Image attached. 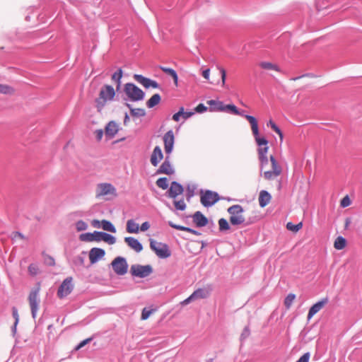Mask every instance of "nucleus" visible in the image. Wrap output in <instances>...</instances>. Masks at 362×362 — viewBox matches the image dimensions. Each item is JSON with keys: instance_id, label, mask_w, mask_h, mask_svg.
<instances>
[{"instance_id": "e433bc0d", "label": "nucleus", "mask_w": 362, "mask_h": 362, "mask_svg": "<svg viewBox=\"0 0 362 362\" xmlns=\"http://www.w3.org/2000/svg\"><path fill=\"white\" fill-rule=\"evenodd\" d=\"M267 126L270 127L271 129L279 135L281 141H282L284 139V134L279 127L272 119L267 122Z\"/></svg>"}, {"instance_id": "58836bf2", "label": "nucleus", "mask_w": 362, "mask_h": 362, "mask_svg": "<svg viewBox=\"0 0 362 362\" xmlns=\"http://www.w3.org/2000/svg\"><path fill=\"white\" fill-rule=\"evenodd\" d=\"M296 299V295L294 293H289L284 299V304L286 309H290L293 301Z\"/></svg>"}, {"instance_id": "de8ad7c7", "label": "nucleus", "mask_w": 362, "mask_h": 362, "mask_svg": "<svg viewBox=\"0 0 362 362\" xmlns=\"http://www.w3.org/2000/svg\"><path fill=\"white\" fill-rule=\"evenodd\" d=\"M351 204V200L348 196L344 197L340 202V205L342 207L349 206Z\"/></svg>"}, {"instance_id": "473e14b6", "label": "nucleus", "mask_w": 362, "mask_h": 362, "mask_svg": "<svg viewBox=\"0 0 362 362\" xmlns=\"http://www.w3.org/2000/svg\"><path fill=\"white\" fill-rule=\"evenodd\" d=\"M95 235H96V231H95L92 233H82L80 235L79 239H80V240H81L83 242L95 241Z\"/></svg>"}, {"instance_id": "680f3d73", "label": "nucleus", "mask_w": 362, "mask_h": 362, "mask_svg": "<svg viewBox=\"0 0 362 362\" xmlns=\"http://www.w3.org/2000/svg\"><path fill=\"white\" fill-rule=\"evenodd\" d=\"M96 139L100 141L101 140L103 136V131L102 129H99L95 131V132Z\"/></svg>"}, {"instance_id": "2f4dec72", "label": "nucleus", "mask_w": 362, "mask_h": 362, "mask_svg": "<svg viewBox=\"0 0 362 362\" xmlns=\"http://www.w3.org/2000/svg\"><path fill=\"white\" fill-rule=\"evenodd\" d=\"M160 102V96L159 94L156 93L146 102V105L148 108H152L157 105Z\"/></svg>"}, {"instance_id": "dca6fc26", "label": "nucleus", "mask_w": 362, "mask_h": 362, "mask_svg": "<svg viewBox=\"0 0 362 362\" xmlns=\"http://www.w3.org/2000/svg\"><path fill=\"white\" fill-rule=\"evenodd\" d=\"M105 255L104 250L98 247L92 248L89 252V259L91 264L97 262Z\"/></svg>"}, {"instance_id": "1a4fd4ad", "label": "nucleus", "mask_w": 362, "mask_h": 362, "mask_svg": "<svg viewBox=\"0 0 362 362\" xmlns=\"http://www.w3.org/2000/svg\"><path fill=\"white\" fill-rule=\"evenodd\" d=\"M218 200L219 196L218 193L215 192L211 190L201 192L200 202L202 204L206 207L211 206Z\"/></svg>"}, {"instance_id": "ea45409f", "label": "nucleus", "mask_w": 362, "mask_h": 362, "mask_svg": "<svg viewBox=\"0 0 362 362\" xmlns=\"http://www.w3.org/2000/svg\"><path fill=\"white\" fill-rule=\"evenodd\" d=\"M302 227H303L302 222H300L298 224H293L291 222H288L286 224V228L288 230L292 231L293 233H297L298 230H300L302 228Z\"/></svg>"}, {"instance_id": "f8f14e48", "label": "nucleus", "mask_w": 362, "mask_h": 362, "mask_svg": "<svg viewBox=\"0 0 362 362\" xmlns=\"http://www.w3.org/2000/svg\"><path fill=\"white\" fill-rule=\"evenodd\" d=\"M112 267L115 272L119 275H124L127 272V263L125 259L121 257H117L112 261Z\"/></svg>"}, {"instance_id": "5fc2aeb1", "label": "nucleus", "mask_w": 362, "mask_h": 362, "mask_svg": "<svg viewBox=\"0 0 362 362\" xmlns=\"http://www.w3.org/2000/svg\"><path fill=\"white\" fill-rule=\"evenodd\" d=\"M13 317L15 318V325H16L19 320V315L16 308L12 309Z\"/></svg>"}, {"instance_id": "6e6552de", "label": "nucleus", "mask_w": 362, "mask_h": 362, "mask_svg": "<svg viewBox=\"0 0 362 362\" xmlns=\"http://www.w3.org/2000/svg\"><path fill=\"white\" fill-rule=\"evenodd\" d=\"M40 291V286H38L35 288L33 289L28 296V302L31 309L32 316L33 318L36 317L37 312L39 308V293Z\"/></svg>"}, {"instance_id": "e2e57ef3", "label": "nucleus", "mask_w": 362, "mask_h": 362, "mask_svg": "<svg viewBox=\"0 0 362 362\" xmlns=\"http://www.w3.org/2000/svg\"><path fill=\"white\" fill-rule=\"evenodd\" d=\"M193 300H195L194 298H193L192 295L191 294L187 298H186L185 300H184L181 304L182 305H187L188 303H189L191 301H193Z\"/></svg>"}, {"instance_id": "338daca9", "label": "nucleus", "mask_w": 362, "mask_h": 362, "mask_svg": "<svg viewBox=\"0 0 362 362\" xmlns=\"http://www.w3.org/2000/svg\"><path fill=\"white\" fill-rule=\"evenodd\" d=\"M129 120V117L128 115L126 114L124 120V123L126 124Z\"/></svg>"}, {"instance_id": "20e7f679", "label": "nucleus", "mask_w": 362, "mask_h": 362, "mask_svg": "<svg viewBox=\"0 0 362 362\" xmlns=\"http://www.w3.org/2000/svg\"><path fill=\"white\" fill-rule=\"evenodd\" d=\"M150 247L156 255L162 259H165L171 255L170 250L167 244L150 240Z\"/></svg>"}, {"instance_id": "37998d69", "label": "nucleus", "mask_w": 362, "mask_h": 362, "mask_svg": "<svg viewBox=\"0 0 362 362\" xmlns=\"http://www.w3.org/2000/svg\"><path fill=\"white\" fill-rule=\"evenodd\" d=\"M168 179L166 177H160L157 180L156 185L163 189H166L168 187Z\"/></svg>"}, {"instance_id": "aec40b11", "label": "nucleus", "mask_w": 362, "mask_h": 362, "mask_svg": "<svg viewBox=\"0 0 362 362\" xmlns=\"http://www.w3.org/2000/svg\"><path fill=\"white\" fill-rule=\"evenodd\" d=\"M183 191L184 189L181 185L176 182H173L168 190V194L170 197L175 199L178 195L182 194Z\"/></svg>"}, {"instance_id": "774afa93", "label": "nucleus", "mask_w": 362, "mask_h": 362, "mask_svg": "<svg viewBox=\"0 0 362 362\" xmlns=\"http://www.w3.org/2000/svg\"><path fill=\"white\" fill-rule=\"evenodd\" d=\"M349 223H350L349 220V219H346V226H345V227H346V228H347V227H348V226H349Z\"/></svg>"}, {"instance_id": "c03bdc74", "label": "nucleus", "mask_w": 362, "mask_h": 362, "mask_svg": "<svg viewBox=\"0 0 362 362\" xmlns=\"http://www.w3.org/2000/svg\"><path fill=\"white\" fill-rule=\"evenodd\" d=\"M28 270L31 276H36L40 272L39 267L36 264H30L28 266Z\"/></svg>"}, {"instance_id": "72a5a7b5", "label": "nucleus", "mask_w": 362, "mask_h": 362, "mask_svg": "<svg viewBox=\"0 0 362 362\" xmlns=\"http://www.w3.org/2000/svg\"><path fill=\"white\" fill-rule=\"evenodd\" d=\"M101 228L107 231L111 232V233H116V228L113 226V224L107 220H103L101 221Z\"/></svg>"}, {"instance_id": "4be33fe9", "label": "nucleus", "mask_w": 362, "mask_h": 362, "mask_svg": "<svg viewBox=\"0 0 362 362\" xmlns=\"http://www.w3.org/2000/svg\"><path fill=\"white\" fill-rule=\"evenodd\" d=\"M272 199L271 194L266 190H262L259 194V204L262 208L268 205Z\"/></svg>"}, {"instance_id": "0e129e2a", "label": "nucleus", "mask_w": 362, "mask_h": 362, "mask_svg": "<svg viewBox=\"0 0 362 362\" xmlns=\"http://www.w3.org/2000/svg\"><path fill=\"white\" fill-rule=\"evenodd\" d=\"M209 74H210V69H207L203 71L202 76H203V77L205 79L209 80Z\"/></svg>"}, {"instance_id": "49530a36", "label": "nucleus", "mask_w": 362, "mask_h": 362, "mask_svg": "<svg viewBox=\"0 0 362 362\" xmlns=\"http://www.w3.org/2000/svg\"><path fill=\"white\" fill-rule=\"evenodd\" d=\"M155 311V310H148L147 308H144L141 313V320H147L149 316Z\"/></svg>"}, {"instance_id": "6e6d98bb", "label": "nucleus", "mask_w": 362, "mask_h": 362, "mask_svg": "<svg viewBox=\"0 0 362 362\" xmlns=\"http://www.w3.org/2000/svg\"><path fill=\"white\" fill-rule=\"evenodd\" d=\"M220 73L221 74V81L223 85L225 84L226 82V71L223 67L219 68Z\"/></svg>"}, {"instance_id": "603ef678", "label": "nucleus", "mask_w": 362, "mask_h": 362, "mask_svg": "<svg viewBox=\"0 0 362 362\" xmlns=\"http://www.w3.org/2000/svg\"><path fill=\"white\" fill-rule=\"evenodd\" d=\"M310 354L309 352L304 354L296 362H309Z\"/></svg>"}, {"instance_id": "a211bd4d", "label": "nucleus", "mask_w": 362, "mask_h": 362, "mask_svg": "<svg viewBox=\"0 0 362 362\" xmlns=\"http://www.w3.org/2000/svg\"><path fill=\"white\" fill-rule=\"evenodd\" d=\"M156 173L166 174L168 175H173L174 173V169L168 160V157H166L165 161L161 164L160 168L158 169Z\"/></svg>"}, {"instance_id": "7c9ffc66", "label": "nucleus", "mask_w": 362, "mask_h": 362, "mask_svg": "<svg viewBox=\"0 0 362 362\" xmlns=\"http://www.w3.org/2000/svg\"><path fill=\"white\" fill-rule=\"evenodd\" d=\"M346 246V240L342 236L337 237L334 243V247L336 250H343Z\"/></svg>"}, {"instance_id": "412c9836", "label": "nucleus", "mask_w": 362, "mask_h": 362, "mask_svg": "<svg viewBox=\"0 0 362 362\" xmlns=\"http://www.w3.org/2000/svg\"><path fill=\"white\" fill-rule=\"evenodd\" d=\"M125 243L130 247L132 250L136 251V252H140L143 250L142 245L139 243V241L132 237H127L124 238Z\"/></svg>"}, {"instance_id": "6ab92c4d", "label": "nucleus", "mask_w": 362, "mask_h": 362, "mask_svg": "<svg viewBox=\"0 0 362 362\" xmlns=\"http://www.w3.org/2000/svg\"><path fill=\"white\" fill-rule=\"evenodd\" d=\"M163 158V155L160 146H156L151 156V163L153 166H157L160 161Z\"/></svg>"}, {"instance_id": "4d7b16f0", "label": "nucleus", "mask_w": 362, "mask_h": 362, "mask_svg": "<svg viewBox=\"0 0 362 362\" xmlns=\"http://www.w3.org/2000/svg\"><path fill=\"white\" fill-rule=\"evenodd\" d=\"M13 239L14 240H17V239H25V237L24 236L23 234H22L20 232H14L13 233Z\"/></svg>"}, {"instance_id": "3c124183", "label": "nucleus", "mask_w": 362, "mask_h": 362, "mask_svg": "<svg viewBox=\"0 0 362 362\" xmlns=\"http://www.w3.org/2000/svg\"><path fill=\"white\" fill-rule=\"evenodd\" d=\"M207 107L202 103L199 104L194 109V111L199 113H202L206 111Z\"/></svg>"}, {"instance_id": "f03ea898", "label": "nucleus", "mask_w": 362, "mask_h": 362, "mask_svg": "<svg viewBox=\"0 0 362 362\" xmlns=\"http://www.w3.org/2000/svg\"><path fill=\"white\" fill-rule=\"evenodd\" d=\"M115 91L112 86L105 85L100 90L98 97L95 99L96 107L101 111L105 105L113 100Z\"/></svg>"}, {"instance_id": "a19ab883", "label": "nucleus", "mask_w": 362, "mask_h": 362, "mask_svg": "<svg viewBox=\"0 0 362 362\" xmlns=\"http://www.w3.org/2000/svg\"><path fill=\"white\" fill-rule=\"evenodd\" d=\"M218 226L221 231L228 230L230 229V225L228 221L223 218L218 220Z\"/></svg>"}, {"instance_id": "69168bd1", "label": "nucleus", "mask_w": 362, "mask_h": 362, "mask_svg": "<svg viewBox=\"0 0 362 362\" xmlns=\"http://www.w3.org/2000/svg\"><path fill=\"white\" fill-rule=\"evenodd\" d=\"M92 226L95 228H100L101 227V221H99L98 220H94L92 222Z\"/></svg>"}, {"instance_id": "0eeeda50", "label": "nucleus", "mask_w": 362, "mask_h": 362, "mask_svg": "<svg viewBox=\"0 0 362 362\" xmlns=\"http://www.w3.org/2000/svg\"><path fill=\"white\" fill-rule=\"evenodd\" d=\"M124 93L132 101L141 100L144 98V91L135 84L128 83L124 86Z\"/></svg>"}, {"instance_id": "423d86ee", "label": "nucleus", "mask_w": 362, "mask_h": 362, "mask_svg": "<svg viewBox=\"0 0 362 362\" xmlns=\"http://www.w3.org/2000/svg\"><path fill=\"white\" fill-rule=\"evenodd\" d=\"M107 196L117 197L116 188L112 184L107 182L98 184L95 189V197L100 198Z\"/></svg>"}, {"instance_id": "c85d7f7f", "label": "nucleus", "mask_w": 362, "mask_h": 362, "mask_svg": "<svg viewBox=\"0 0 362 362\" xmlns=\"http://www.w3.org/2000/svg\"><path fill=\"white\" fill-rule=\"evenodd\" d=\"M160 69L163 72H165V74H167L169 76H170L173 78V79L175 85L176 86H178V76H177V73H176V71L175 70H173V69H170V68L163 67V66H161Z\"/></svg>"}, {"instance_id": "4468645a", "label": "nucleus", "mask_w": 362, "mask_h": 362, "mask_svg": "<svg viewBox=\"0 0 362 362\" xmlns=\"http://www.w3.org/2000/svg\"><path fill=\"white\" fill-rule=\"evenodd\" d=\"M134 78L146 88H148L150 87L158 88L159 87V85L156 81L146 78L142 75L134 74Z\"/></svg>"}, {"instance_id": "393cba45", "label": "nucleus", "mask_w": 362, "mask_h": 362, "mask_svg": "<svg viewBox=\"0 0 362 362\" xmlns=\"http://www.w3.org/2000/svg\"><path fill=\"white\" fill-rule=\"evenodd\" d=\"M206 103L210 105V111L211 112H223V103L220 100H210L206 101Z\"/></svg>"}, {"instance_id": "b1692460", "label": "nucleus", "mask_w": 362, "mask_h": 362, "mask_svg": "<svg viewBox=\"0 0 362 362\" xmlns=\"http://www.w3.org/2000/svg\"><path fill=\"white\" fill-rule=\"evenodd\" d=\"M118 131V124L113 121L110 122L105 127V134L110 138H112Z\"/></svg>"}, {"instance_id": "13d9d810", "label": "nucleus", "mask_w": 362, "mask_h": 362, "mask_svg": "<svg viewBox=\"0 0 362 362\" xmlns=\"http://www.w3.org/2000/svg\"><path fill=\"white\" fill-rule=\"evenodd\" d=\"M45 263L49 266H54L55 264V262L53 257L50 256H47L45 258Z\"/></svg>"}, {"instance_id": "f3484780", "label": "nucleus", "mask_w": 362, "mask_h": 362, "mask_svg": "<svg viewBox=\"0 0 362 362\" xmlns=\"http://www.w3.org/2000/svg\"><path fill=\"white\" fill-rule=\"evenodd\" d=\"M95 241L99 242L103 240L104 242L108 243L109 245H113L115 243V238L110 234L96 231V235L95 238Z\"/></svg>"}, {"instance_id": "c756f323", "label": "nucleus", "mask_w": 362, "mask_h": 362, "mask_svg": "<svg viewBox=\"0 0 362 362\" xmlns=\"http://www.w3.org/2000/svg\"><path fill=\"white\" fill-rule=\"evenodd\" d=\"M223 112H230V113L235 115H240L245 117L242 112H240L237 107L233 104L224 105Z\"/></svg>"}, {"instance_id": "4c0bfd02", "label": "nucleus", "mask_w": 362, "mask_h": 362, "mask_svg": "<svg viewBox=\"0 0 362 362\" xmlns=\"http://www.w3.org/2000/svg\"><path fill=\"white\" fill-rule=\"evenodd\" d=\"M127 106L131 110V115L134 117H144L146 115V112L142 108H132L129 104H127Z\"/></svg>"}, {"instance_id": "bb28decb", "label": "nucleus", "mask_w": 362, "mask_h": 362, "mask_svg": "<svg viewBox=\"0 0 362 362\" xmlns=\"http://www.w3.org/2000/svg\"><path fill=\"white\" fill-rule=\"evenodd\" d=\"M260 68L268 70V71H274L276 72L280 71V68L278 65L273 64L269 62H262L259 64Z\"/></svg>"}, {"instance_id": "c9c22d12", "label": "nucleus", "mask_w": 362, "mask_h": 362, "mask_svg": "<svg viewBox=\"0 0 362 362\" xmlns=\"http://www.w3.org/2000/svg\"><path fill=\"white\" fill-rule=\"evenodd\" d=\"M15 93V89L8 85L0 83V93L5 95H13Z\"/></svg>"}, {"instance_id": "f704fd0d", "label": "nucleus", "mask_w": 362, "mask_h": 362, "mask_svg": "<svg viewBox=\"0 0 362 362\" xmlns=\"http://www.w3.org/2000/svg\"><path fill=\"white\" fill-rule=\"evenodd\" d=\"M169 225L173 228H175V229H177V230H183V231H187L190 233H192L194 235H199V233L192 229V228H187V227H185V226H180V225H177V224H175L173 223V222L170 221L169 222Z\"/></svg>"}, {"instance_id": "5701e85b", "label": "nucleus", "mask_w": 362, "mask_h": 362, "mask_svg": "<svg viewBox=\"0 0 362 362\" xmlns=\"http://www.w3.org/2000/svg\"><path fill=\"white\" fill-rule=\"evenodd\" d=\"M193 221L198 227L205 226L208 223V219L200 211H197L193 215Z\"/></svg>"}, {"instance_id": "2eb2a0df", "label": "nucleus", "mask_w": 362, "mask_h": 362, "mask_svg": "<svg viewBox=\"0 0 362 362\" xmlns=\"http://www.w3.org/2000/svg\"><path fill=\"white\" fill-rule=\"evenodd\" d=\"M327 303L328 298H325L315 303L308 311V320H310L316 313L322 310Z\"/></svg>"}, {"instance_id": "9d476101", "label": "nucleus", "mask_w": 362, "mask_h": 362, "mask_svg": "<svg viewBox=\"0 0 362 362\" xmlns=\"http://www.w3.org/2000/svg\"><path fill=\"white\" fill-rule=\"evenodd\" d=\"M74 289L73 278L67 277L65 279L57 291V296L59 298H64L69 295Z\"/></svg>"}, {"instance_id": "a878e982", "label": "nucleus", "mask_w": 362, "mask_h": 362, "mask_svg": "<svg viewBox=\"0 0 362 362\" xmlns=\"http://www.w3.org/2000/svg\"><path fill=\"white\" fill-rule=\"evenodd\" d=\"M210 291L206 288H198L192 295L194 300L206 298L209 296Z\"/></svg>"}, {"instance_id": "a18cd8bd", "label": "nucleus", "mask_w": 362, "mask_h": 362, "mask_svg": "<svg viewBox=\"0 0 362 362\" xmlns=\"http://www.w3.org/2000/svg\"><path fill=\"white\" fill-rule=\"evenodd\" d=\"M174 205L176 209L184 211L186 208V204L183 199L179 201H174Z\"/></svg>"}, {"instance_id": "79ce46f5", "label": "nucleus", "mask_w": 362, "mask_h": 362, "mask_svg": "<svg viewBox=\"0 0 362 362\" xmlns=\"http://www.w3.org/2000/svg\"><path fill=\"white\" fill-rule=\"evenodd\" d=\"M122 77V70L119 69L117 71L113 74L112 76V80L117 83V87H119L121 83V78Z\"/></svg>"}, {"instance_id": "864d4df0", "label": "nucleus", "mask_w": 362, "mask_h": 362, "mask_svg": "<svg viewBox=\"0 0 362 362\" xmlns=\"http://www.w3.org/2000/svg\"><path fill=\"white\" fill-rule=\"evenodd\" d=\"M183 110H184V107H180V110L177 113H175L173 115V119L174 121L178 122L180 120V118L182 116V113H183Z\"/></svg>"}, {"instance_id": "cd10ccee", "label": "nucleus", "mask_w": 362, "mask_h": 362, "mask_svg": "<svg viewBox=\"0 0 362 362\" xmlns=\"http://www.w3.org/2000/svg\"><path fill=\"white\" fill-rule=\"evenodd\" d=\"M139 230V224L134 220L130 219L127 222V231L129 233H138Z\"/></svg>"}, {"instance_id": "9b49d317", "label": "nucleus", "mask_w": 362, "mask_h": 362, "mask_svg": "<svg viewBox=\"0 0 362 362\" xmlns=\"http://www.w3.org/2000/svg\"><path fill=\"white\" fill-rule=\"evenodd\" d=\"M153 272V269L150 265H132L130 272L132 276L144 278L149 276Z\"/></svg>"}, {"instance_id": "8fccbe9b", "label": "nucleus", "mask_w": 362, "mask_h": 362, "mask_svg": "<svg viewBox=\"0 0 362 362\" xmlns=\"http://www.w3.org/2000/svg\"><path fill=\"white\" fill-rule=\"evenodd\" d=\"M92 340V338H88L84 340H83L81 342L78 344V345L75 348L76 351L79 350L82 347H83L85 345H86L88 343H89Z\"/></svg>"}, {"instance_id": "7ed1b4c3", "label": "nucleus", "mask_w": 362, "mask_h": 362, "mask_svg": "<svg viewBox=\"0 0 362 362\" xmlns=\"http://www.w3.org/2000/svg\"><path fill=\"white\" fill-rule=\"evenodd\" d=\"M227 211L230 215V223L232 225L239 226L245 223V218L243 215L244 209L240 205H233Z\"/></svg>"}, {"instance_id": "bf43d9fd", "label": "nucleus", "mask_w": 362, "mask_h": 362, "mask_svg": "<svg viewBox=\"0 0 362 362\" xmlns=\"http://www.w3.org/2000/svg\"><path fill=\"white\" fill-rule=\"evenodd\" d=\"M149 228H150L149 223L146 221L141 224L140 229L141 231H146V230H148Z\"/></svg>"}, {"instance_id": "39448f33", "label": "nucleus", "mask_w": 362, "mask_h": 362, "mask_svg": "<svg viewBox=\"0 0 362 362\" xmlns=\"http://www.w3.org/2000/svg\"><path fill=\"white\" fill-rule=\"evenodd\" d=\"M245 118L249 122L251 126L252 134L255 136V141L259 147L267 146L268 141L264 137L259 136V127L256 118L253 116L245 115Z\"/></svg>"}, {"instance_id": "f257e3e1", "label": "nucleus", "mask_w": 362, "mask_h": 362, "mask_svg": "<svg viewBox=\"0 0 362 362\" xmlns=\"http://www.w3.org/2000/svg\"><path fill=\"white\" fill-rule=\"evenodd\" d=\"M269 147L267 146L260 147L258 149L259 159L261 168L264 170V177L266 180H274L281 174L282 169L273 156H267Z\"/></svg>"}, {"instance_id": "09e8293b", "label": "nucleus", "mask_w": 362, "mask_h": 362, "mask_svg": "<svg viewBox=\"0 0 362 362\" xmlns=\"http://www.w3.org/2000/svg\"><path fill=\"white\" fill-rule=\"evenodd\" d=\"M86 228H87V224L84 221H79L76 223V229L78 231L84 230L86 229Z\"/></svg>"}, {"instance_id": "052dcab7", "label": "nucleus", "mask_w": 362, "mask_h": 362, "mask_svg": "<svg viewBox=\"0 0 362 362\" xmlns=\"http://www.w3.org/2000/svg\"><path fill=\"white\" fill-rule=\"evenodd\" d=\"M194 115V112H185L183 110V113H182V117L183 119H187L189 118L191 116Z\"/></svg>"}, {"instance_id": "ddd939ff", "label": "nucleus", "mask_w": 362, "mask_h": 362, "mask_svg": "<svg viewBox=\"0 0 362 362\" xmlns=\"http://www.w3.org/2000/svg\"><path fill=\"white\" fill-rule=\"evenodd\" d=\"M175 142V136L172 130L167 132L163 136V143L165 152L167 154H170L173 149Z\"/></svg>"}]
</instances>
